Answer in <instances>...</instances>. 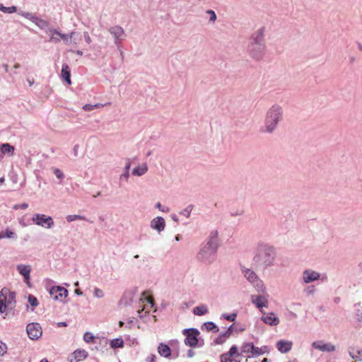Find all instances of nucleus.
I'll use <instances>...</instances> for the list:
<instances>
[{
    "mask_svg": "<svg viewBox=\"0 0 362 362\" xmlns=\"http://www.w3.org/2000/svg\"><path fill=\"white\" fill-rule=\"evenodd\" d=\"M276 252L274 247L258 243L253 251L252 264L259 269H267L275 264Z\"/></svg>",
    "mask_w": 362,
    "mask_h": 362,
    "instance_id": "obj_1",
    "label": "nucleus"
},
{
    "mask_svg": "<svg viewBox=\"0 0 362 362\" xmlns=\"http://www.w3.org/2000/svg\"><path fill=\"white\" fill-rule=\"evenodd\" d=\"M284 110L279 104L272 105L266 112L262 132L267 134L274 133L280 122L283 119Z\"/></svg>",
    "mask_w": 362,
    "mask_h": 362,
    "instance_id": "obj_2",
    "label": "nucleus"
},
{
    "mask_svg": "<svg viewBox=\"0 0 362 362\" xmlns=\"http://www.w3.org/2000/svg\"><path fill=\"white\" fill-rule=\"evenodd\" d=\"M218 246L212 243H204L196 255V259L205 265L213 264L217 256Z\"/></svg>",
    "mask_w": 362,
    "mask_h": 362,
    "instance_id": "obj_3",
    "label": "nucleus"
},
{
    "mask_svg": "<svg viewBox=\"0 0 362 362\" xmlns=\"http://www.w3.org/2000/svg\"><path fill=\"white\" fill-rule=\"evenodd\" d=\"M241 272L245 279L257 292L265 291L266 284L253 269L243 267H241Z\"/></svg>",
    "mask_w": 362,
    "mask_h": 362,
    "instance_id": "obj_4",
    "label": "nucleus"
},
{
    "mask_svg": "<svg viewBox=\"0 0 362 362\" xmlns=\"http://www.w3.org/2000/svg\"><path fill=\"white\" fill-rule=\"evenodd\" d=\"M259 294H254L251 296V303L263 313V308H267L269 306V295L267 292V286H265L264 292H257Z\"/></svg>",
    "mask_w": 362,
    "mask_h": 362,
    "instance_id": "obj_5",
    "label": "nucleus"
},
{
    "mask_svg": "<svg viewBox=\"0 0 362 362\" xmlns=\"http://www.w3.org/2000/svg\"><path fill=\"white\" fill-rule=\"evenodd\" d=\"M301 279L303 284H309L320 279L322 281H326L327 277L325 274L322 275L317 271L307 269L302 272Z\"/></svg>",
    "mask_w": 362,
    "mask_h": 362,
    "instance_id": "obj_6",
    "label": "nucleus"
},
{
    "mask_svg": "<svg viewBox=\"0 0 362 362\" xmlns=\"http://www.w3.org/2000/svg\"><path fill=\"white\" fill-rule=\"evenodd\" d=\"M32 221L35 225L45 229H51L54 226L53 218L43 214H34Z\"/></svg>",
    "mask_w": 362,
    "mask_h": 362,
    "instance_id": "obj_7",
    "label": "nucleus"
},
{
    "mask_svg": "<svg viewBox=\"0 0 362 362\" xmlns=\"http://www.w3.org/2000/svg\"><path fill=\"white\" fill-rule=\"evenodd\" d=\"M200 332L198 329L191 328L183 330V334L186 336L185 344L191 347H195L198 344V336Z\"/></svg>",
    "mask_w": 362,
    "mask_h": 362,
    "instance_id": "obj_8",
    "label": "nucleus"
},
{
    "mask_svg": "<svg viewBox=\"0 0 362 362\" xmlns=\"http://www.w3.org/2000/svg\"><path fill=\"white\" fill-rule=\"evenodd\" d=\"M15 294L8 289H2L0 293V313H4L6 311V303L10 304L13 300Z\"/></svg>",
    "mask_w": 362,
    "mask_h": 362,
    "instance_id": "obj_9",
    "label": "nucleus"
},
{
    "mask_svg": "<svg viewBox=\"0 0 362 362\" xmlns=\"http://www.w3.org/2000/svg\"><path fill=\"white\" fill-rule=\"evenodd\" d=\"M18 14L35 23L40 29H45L48 26V23L43 19H41L33 14L32 13L20 11Z\"/></svg>",
    "mask_w": 362,
    "mask_h": 362,
    "instance_id": "obj_10",
    "label": "nucleus"
},
{
    "mask_svg": "<svg viewBox=\"0 0 362 362\" xmlns=\"http://www.w3.org/2000/svg\"><path fill=\"white\" fill-rule=\"evenodd\" d=\"M266 45L249 44L247 51L250 56L257 60L261 59L265 53Z\"/></svg>",
    "mask_w": 362,
    "mask_h": 362,
    "instance_id": "obj_11",
    "label": "nucleus"
},
{
    "mask_svg": "<svg viewBox=\"0 0 362 362\" xmlns=\"http://www.w3.org/2000/svg\"><path fill=\"white\" fill-rule=\"evenodd\" d=\"M26 331L28 337L32 340L39 339L42 334V327L37 322L29 323L26 327Z\"/></svg>",
    "mask_w": 362,
    "mask_h": 362,
    "instance_id": "obj_12",
    "label": "nucleus"
},
{
    "mask_svg": "<svg viewBox=\"0 0 362 362\" xmlns=\"http://www.w3.org/2000/svg\"><path fill=\"white\" fill-rule=\"evenodd\" d=\"M313 349L322 352H333L336 350L335 346L331 343H325L322 340L315 341L311 344Z\"/></svg>",
    "mask_w": 362,
    "mask_h": 362,
    "instance_id": "obj_13",
    "label": "nucleus"
},
{
    "mask_svg": "<svg viewBox=\"0 0 362 362\" xmlns=\"http://www.w3.org/2000/svg\"><path fill=\"white\" fill-rule=\"evenodd\" d=\"M109 33L113 37L116 45H118L126 37L124 29L118 25L110 28Z\"/></svg>",
    "mask_w": 362,
    "mask_h": 362,
    "instance_id": "obj_14",
    "label": "nucleus"
},
{
    "mask_svg": "<svg viewBox=\"0 0 362 362\" xmlns=\"http://www.w3.org/2000/svg\"><path fill=\"white\" fill-rule=\"evenodd\" d=\"M49 293L56 300H62L68 295V291L60 286H55L50 288Z\"/></svg>",
    "mask_w": 362,
    "mask_h": 362,
    "instance_id": "obj_15",
    "label": "nucleus"
},
{
    "mask_svg": "<svg viewBox=\"0 0 362 362\" xmlns=\"http://www.w3.org/2000/svg\"><path fill=\"white\" fill-rule=\"evenodd\" d=\"M249 44L266 45L262 28L258 29L252 35Z\"/></svg>",
    "mask_w": 362,
    "mask_h": 362,
    "instance_id": "obj_16",
    "label": "nucleus"
},
{
    "mask_svg": "<svg viewBox=\"0 0 362 362\" xmlns=\"http://www.w3.org/2000/svg\"><path fill=\"white\" fill-rule=\"evenodd\" d=\"M262 316L261 317V320L262 322H264L265 324L270 325V326H276L279 324V319L278 317L275 315V314L272 312L265 313L263 312Z\"/></svg>",
    "mask_w": 362,
    "mask_h": 362,
    "instance_id": "obj_17",
    "label": "nucleus"
},
{
    "mask_svg": "<svg viewBox=\"0 0 362 362\" xmlns=\"http://www.w3.org/2000/svg\"><path fill=\"white\" fill-rule=\"evenodd\" d=\"M16 269L19 274L24 277V281L27 284V285H28V286H30V274L31 272V267L28 264H18L17 265Z\"/></svg>",
    "mask_w": 362,
    "mask_h": 362,
    "instance_id": "obj_18",
    "label": "nucleus"
},
{
    "mask_svg": "<svg viewBox=\"0 0 362 362\" xmlns=\"http://www.w3.org/2000/svg\"><path fill=\"white\" fill-rule=\"evenodd\" d=\"M150 227L158 233H160L165 229V221L163 217L157 216L151 221Z\"/></svg>",
    "mask_w": 362,
    "mask_h": 362,
    "instance_id": "obj_19",
    "label": "nucleus"
},
{
    "mask_svg": "<svg viewBox=\"0 0 362 362\" xmlns=\"http://www.w3.org/2000/svg\"><path fill=\"white\" fill-rule=\"evenodd\" d=\"M49 32L59 36L66 45L71 44V39H74L76 36L79 35V33L76 31H72L69 35L61 33L59 31L54 29H51Z\"/></svg>",
    "mask_w": 362,
    "mask_h": 362,
    "instance_id": "obj_20",
    "label": "nucleus"
},
{
    "mask_svg": "<svg viewBox=\"0 0 362 362\" xmlns=\"http://www.w3.org/2000/svg\"><path fill=\"white\" fill-rule=\"evenodd\" d=\"M276 346L281 354H286L291 350L293 342L289 340L281 339L276 342Z\"/></svg>",
    "mask_w": 362,
    "mask_h": 362,
    "instance_id": "obj_21",
    "label": "nucleus"
},
{
    "mask_svg": "<svg viewBox=\"0 0 362 362\" xmlns=\"http://www.w3.org/2000/svg\"><path fill=\"white\" fill-rule=\"evenodd\" d=\"M72 356L75 362H79L86 359L88 356V353L85 349H78L74 351Z\"/></svg>",
    "mask_w": 362,
    "mask_h": 362,
    "instance_id": "obj_22",
    "label": "nucleus"
},
{
    "mask_svg": "<svg viewBox=\"0 0 362 362\" xmlns=\"http://www.w3.org/2000/svg\"><path fill=\"white\" fill-rule=\"evenodd\" d=\"M158 354L165 358H169L171 356V349L167 344L163 343L159 344L158 346Z\"/></svg>",
    "mask_w": 362,
    "mask_h": 362,
    "instance_id": "obj_23",
    "label": "nucleus"
},
{
    "mask_svg": "<svg viewBox=\"0 0 362 362\" xmlns=\"http://www.w3.org/2000/svg\"><path fill=\"white\" fill-rule=\"evenodd\" d=\"M148 171L147 164L144 163L134 168L132 170V174L135 176L141 177L145 175Z\"/></svg>",
    "mask_w": 362,
    "mask_h": 362,
    "instance_id": "obj_24",
    "label": "nucleus"
},
{
    "mask_svg": "<svg viewBox=\"0 0 362 362\" xmlns=\"http://www.w3.org/2000/svg\"><path fill=\"white\" fill-rule=\"evenodd\" d=\"M14 151V146H11L10 144L5 143L0 145V151L3 155L11 156L13 155Z\"/></svg>",
    "mask_w": 362,
    "mask_h": 362,
    "instance_id": "obj_25",
    "label": "nucleus"
},
{
    "mask_svg": "<svg viewBox=\"0 0 362 362\" xmlns=\"http://www.w3.org/2000/svg\"><path fill=\"white\" fill-rule=\"evenodd\" d=\"M61 76L68 84L71 83L70 69L66 64H62Z\"/></svg>",
    "mask_w": 362,
    "mask_h": 362,
    "instance_id": "obj_26",
    "label": "nucleus"
},
{
    "mask_svg": "<svg viewBox=\"0 0 362 362\" xmlns=\"http://www.w3.org/2000/svg\"><path fill=\"white\" fill-rule=\"evenodd\" d=\"M209 313L208 306L205 304H202L200 305L196 306L193 309V313L195 315L202 316L207 314Z\"/></svg>",
    "mask_w": 362,
    "mask_h": 362,
    "instance_id": "obj_27",
    "label": "nucleus"
},
{
    "mask_svg": "<svg viewBox=\"0 0 362 362\" xmlns=\"http://www.w3.org/2000/svg\"><path fill=\"white\" fill-rule=\"evenodd\" d=\"M350 356L356 361H362V349H351L349 351Z\"/></svg>",
    "mask_w": 362,
    "mask_h": 362,
    "instance_id": "obj_28",
    "label": "nucleus"
},
{
    "mask_svg": "<svg viewBox=\"0 0 362 362\" xmlns=\"http://www.w3.org/2000/svg\"><path fill=\"white\" fill-rule=\"evenodd\" d=\"M217 237H218V231L212 230L210 233L208 238L206 239V240L204 243H210L211 242V243H214L216 246L218 247Z\"/></svg>",
    "mask_w": 362,
    "mask_h": 362,
    "instance_id": "obj_29",
    "label": "nucleus"
},
{
    "mask_svg": "<svg viewBox=\"0 0 362 362\" xmlns=\"http://www.w3.org/2000/svg\"><path fill=\"white\" fill-rule=\"evenodd\" d=\"M110 345L112 349L122 348L124 346V341L122 338L113 339L110 341Z\"/></svg>",
    "mask_w": 362,
    "mask_h": 362,
    "instance_id": "obj_30",
    "label": "nucleus"
},
{
    "mask_svg": "<svg viewBox=\"0 0 362 362\" xmlns=\"http://www.w3.org/2000/svg\"><path fill=\"white\" fill-rule=\"evenodd\" d=\"M202 329H206L208 332H209V331H213L214 332H218V328L212 322H205L203 325Z\"/></svg>",
    "mask_w": 362,
    "mask_h": 362,
    "instance_id": "obj_31",
    "label": "nucleus"
},
{
    "mask_svg": "<svg viewBox=\"0 0 362 362\" xmlns=\"http://www.w3.org/2000/svg\"><path fill=\"white\" fill-rule=\"evenodd\" d=\"M0 11L5 13H13L17 11V8L15 6L6 7L0 3Z\"/></svg>",
    "mask_w": 362,
    "mask_h": 362,
    "instance_id": "obj_32",
    "label": "nucleus"
},
{
    "mask_svg": "<svg viewBox=\"0 0 362 362\" xmlns=\"http://www.w3.org/2000/svg\"><path fill=\"white\" fill-rule=\"evenodd\" d=\"M66 219L68 222H73L76 220H83L86 221V218L83 216L78 215V214H73V215H68L66 216Z\"/></svg>",
    "mask_w": 362,
    "mask_h": 362,
    "instance_id": "obj_33",
    "label": "nucleus"
},
{
    "mask_svg": "<svg viewBox=\"0 0 362 362\" xmlns=\"http://www.w3.org/2000/svg\"><path fill=\"white\" fill-rule=\"evenodd\" d=\"M267 349L266 346H264L262 348H259V347H255L253 345V349H252V352L251 356H259V355L263 354L265 351L264 349Z\"/></svg>",
    "mask_w": 362,
    "mask_h": 362,
    "instance_id": "obj_34",
    "label": "nucleus"
},
{
    "mask_svg": "<svg viewBox=\"0 0 362 362\" xmlns=\"http://www.w3.org/2000/svg\"><path fill=\"white\" fill-rule=\"evenodd\" d=\"M253 344L252 343H245L242 346V352L243 353H251L252 352L253 349Z\"/></svg>",
    "mask_w": 362,
    "mask_h": 362,
    "instance_id": "obj_35",
    "label": "nucleus"
},
{
    "mask_svg": "<svg viewBox=\"0 0 362 362\" xmlns=\"http://www.w3.org/2000/svg\"><path fill=\"white\" fill-rule=\"evenodd\" d=\"M192 209H193V206L192 205H189L188 206H187L186 208H185L184 209H182L180 214L184 216H185L186 218H189L191 215V213H192Z\"/></svg>",
    "mask_w": 362,
    "mask_h": 362,
    "instance_id": "obj_36",
    "label": "nucleus"
},
{
    "mask_svg": "<svg viewBox=\"0 0 362 362\" xmlns=\"http://www.w3.org/2000/svg\"><path fill=\"white\" fill-rule=\"evenodd\" d=\"M14 235L15 233L7 229L6 230V231H2L0 233V239H3L5 238H13Z\"/></svg>",
    "mask_w": 362,
    "mask_h": 362,
    "instance_id": "obj_37",
    "label": "nucleus"
},
{
    "mask_svg": "<svg viewBox=\"0 0 362 362\" xmlns=\"http://www.w3.org/2000/svg\"><path fill=\"white\" fill-rule=\"evenodd\" d=\"M93 296L97 298H103L105 296L103 291L99 288H95L93 290Z\"/></svg>",
    "mask_w": 362,
    "mask_h": 362,
    "instance_id": "obj_38",
    "label": "nucleus"
},
{
    "mask_svg": "<svg viewBox=\"0 0 362 362\" xmlns=\"http://www.w3.org/2000/svg\"><path fill=\"white\" fill-rule=\"evenodd\" d=\"M28 300L32 307H36L38 305L37 299L33 295L28 296Z\"/></svg>",
    "mask_w": 362,
    "mask_h": 362,
    "instance_id": "obj_39",
    "label": "nucleus"
},
{
    "mask_svg": "<svg viewBox=\"0 0 362 362\" xmlns=\"http://www.w3.org/2000/svg\"><path fill=\"white\" fill-rule=\"evenodd\" d=\"M94 339H95L94 336L90 332H87L83 335V340L86 343H90V342L93 341Z\"/></svg>",
    "mask_w": 362,
    "mask_h": 362,
    "instance_id": "obj_40",
    "label": "nucleus"
},
{
    "mask_svg": "<svg viewBox=\"0 0 362 362\" xmlns=\"http://www.w3.org/2000/svg\"><path fill=\"white\" fill-rule=\"evenodd\" d=\"M53 173L59 180H63L64 178L63 172L59 168H54Z\"/></svg>",
    "mask_w": 362,
    "mask_h": 362,
    "instance_id": "obj_41",
    "label": "nucleus"
},
{
    "mask_svg": "<svg viewBox=\"0 0 362 362\" xmlns=\"http://www.w3.org/2000/svg\"><path fill=\"white\" fill-rule=\"evenodd\" d=\"M223 317L228 321H230V322H233L235 321L236 317H237V315L235 313H233V314H230V315H228V314H223L222 315Z\"/></svg>",
    "mask_w": 362,
    "mask_h": 362,
    "instance_id": "obj_42",
    "label": "nucleus"
},
{
    "mask_svg": "<svg viewBox=\"0 0 362 362\" xmlns=\"http://www.w3.org/2000/svg\"><path fill=\"white\" fill-rule=\"evenodd\" d=\"M129 177V173L127 170H124V172L120 175L119 180L121 182H127Z\"/></svg>",
    "mask_w": 362,
    "mask_h": 362,
    "instance_id": "obj_43",
    "label": "nucleus"
},
{
    "mask_svg": "<svg viewBox=\"0 0 362 362\" xmlns=\"http://www.w3.org/2000/svg\"><path fill=\"white\" fill-rule=\"evenodd\" d=\"M206 13L210 16V21L214 23L216 21V13L213 10H207Z\"/></svg>",
    "mask_w": 362,
    "mask_h": 362,
    "instance_id": "obj_44",
    "label": "nucleus"
},
{
    "mask_svg": "<svg viewBox=\"0 0 362 362\" xmlns=\"http://www.w3.org/2000/svg\"><path fill=\"white\" fill-rule=\"evenodd\" d=\"M7 346L3 341H0V356H3L6 353Z\"/></svg>",
    "mask_w": 362,
    "mask_h": 362,
    "instance_id": "obj_45",
    "label": "nucleus"
},
{
    "mask_svg": "<svg viewBox=\"0 0 362 362\" xmlns=\"http://www.w3.org/2000/svg\"><path fill=\"white\" fill-rule=\"evenodd\" d=\"M28 204L23 203L22 204H15L13 208L16 210H17L18 209H25L28 208Z\"/></svg>",
    "mask_w": 362,
    "mask_h": 362,
    "instance_id": "obj_46",
    "label": "nucleus"
},
{
    "mask_svg": "<svg viewBox=\"0 0 362 362\" xmlns=\"http://www.w3.org/2000/svg\"><path fill=\"white\" fill-rule=\"evenodd\" d=\"M238 352V348L235 346H233L229 351H228V356H233Z\"/></svg>",
    "mask_w": 362,
    "mask_h": 362,
    "instance_id": "obj_47",
    "label": "nucleus"
},
{
    "mask_svg": "<svg viewBox=\"0 0 362 362\" xmlns=\"http://www.w3.org/2000/svg\"><path fill=\"white\" fill-rule=\"evenodd\" d=\"M83 35V38H84L85 41L86 42V43L90 44L92 42V40L89 35V33L88 32H84Z\"/></svg>",
    "mask_w": 362,
    "mask_h": 362,
    "instance_id": "obj_48",
    "label": "nucleus"
},
{
    "mask_svg": "<svg viewBox=\"0 0 362 362\" xmlns=\"http://www.w3.org/2000/svg\"><path fill=\"white\" fill-rule=\"evenodd\" d=\"M221 362H232L228 354H223L221 357Z\"/></svg>",
    "mask_w": 362,
    "mask_h": 362,
    "instance_id": "obj_49",
    "label": "nucleus"
},
{
    "mask_svg": "<svg viewBox=\"0 0 362 362\" xmlns=\"http://www.w3.org/2000/svg\"><path fill=\"white\" fill-rule=\"evenodd\" d=\"M18 222L22 227H26L29 225V223L25 221V217L20 218Z\"/></svg>",
    "mask_w": 362,
    "mask_h": 362,
    "instance_id": "obj_50",
    "label": "nucleus"
},
{
    "mask_svg": "<svg viewBox=\"0 0 362 362\" xmlns=\"http://www.w3.org/2000/svg\"><path fill=\"white\" fill-rule=\"evenodd\" d=\"M83 109L85 111H92L94 110L93 105L91 104H86L83 106Z\"/></svg>",
    "mask_w": 362,
    "mask_h": 362,
    "instance_id": "obj_51",
    "label": "nucleus"
},
{
    "mask_svg": "<svg viewBox=\"0 0 362 362\" xmlns=\"http://www.w3.org/2000/svg\"><path fill=\"white\" fill-rule=\"evenodd\" d=\"M145 300H146V303H148V305L152 308L153 305V300L151 297H146L145 298Z\"/></svg>",
    "mask_w": 362,
    "mask_h": 362,
    "instance_id": "obj_52",
    "label": "nucleus"
},
{
    "mask_svg": "<svg viewBox=\"0 0 362 362\" xmlns=\"http://www.w3.org/2000/svg\"><path fill=\"white\" fill-rule=\"evenodd\" d=\"M156 355L155 354H151L149 356L147 357L146 358V361L147 362H154L155 361V359H156Z\"/></svg>",
    "mask_w": 362,
    "mask_h": 362,
    "instance_id": "obj_53",
    "label": "nucleus"
},
{
    "mask_svg": "<svg viewBox=\"0 0 362 362\" xmlns=\"http://www.w3.org/2000/svg\"><path fill=\"white\" fill-rule=\"evenodd\" d=\"M224 341H225V339H223L222 337V336H221V335L216 339V343L218 344H221Z\"/></svg>",
    "mask_w": 362,
    "mask_h": 362,
    "instance_id": "obj_54",
    "label": "nucleus"
},
{
    "mask_svg": "<svg viewBox=\"0 0 362 362\" xmlns=\"http://www.w3.org/2000/svg\"><path fill=\"white\" fill-rule=\"evenodd\" d=\"M52 35H51V37H50V40L55 42H59L60 41V39L58 38V37H54V33H51Z\"/></svg>",
    "mask_w": 362,
    "mask_h": 362,
    "instance_id": "obj_55",
    "label": "nucleus"
},
{
    "mask_svg": "<svg viewBox=\"0 0 362 362\" xmlns=\"http://www.w3.org/2000/svg\"><path fill=\"white\" fill-rule=\"evenodd\" d=\"M93 105L94 109L103 107L105 106V105L102 104V103H96V104H94Z\"/></svg>",
    "mask_w": 362,
    "mask_h": 362,
    "instance_id": "obj_56",
    "label": "nucleus"
},
{
    "mask_svg": "<svg viewBox=\"0 0 362 362\" xmlns=\"http://www.w3.org/2000/svg\"><path fill=\"white\" fill-rule=\"evenodd\" d=\"M230 335V334L228 332V331H226L221 336H222L223 339H226V337H228Z\"/></svg>",
    "mask_w": 362,
    "mask_h": 362,
    "instance_id": "obj_57",
    "label": "nucleus"
},
{
    "mask_svg": "<svg viewBox=\"0 0 362 362\" xmlns=\"http://www.w3.org/2000/svg\"><path fill=\"white\" fill-rule=\"evenodd\" d=\"M194 352L192 349H189L187 352V356L189 358H192L194 356Z\"/></svg>",
    "mask_w": 362,
    "mask_h": 362,
    "instance_id": "obj_58",
    "label": "nucleus"
},
{
    "mask_svg": "<svg viewBox=\"0 0 362 362\" xmlns=\"http://www.w3.org/2000/svg\"><path fill=\"white\" fill-rule=\"evenodd\" d=\"M71 52H74L76 53L77 55L78 56H82L83 54V52L81 50H76V51H74V50H70Z\"/></svg>",
    "mask_w": 362,
    "mask_h": 362,
    "instance_id": "obj_59",
    "label": "nucleus"
},
{
    "mask_svg": "<svg viewBox=\"0 0 362 362\" xmlns=\"http://www.w3.org/2000/svg\"><path fill=\"white\" fill-rule=\"evenodd\" d=\"M78 37H79V35L78 36H76L74 39H71V44L77 45V44H78L77 41H78Z\"/></svg>",
    "mask_w": 362,
    "mask_h": 362,
    "instance_id": "obj_60",
    "label": "nucleus"
},
{
    "mask_svg": "<svg viewBox=\"0 0 362 362\" xmlns=\"http://www.w3.org/2000/svg\"><path fill=\"white\" fill-rule=\"evenodd\" d=\"M171 218H172V219H173L175 222L178 223L179 220H178V218H177V215H175V214H172V215H171Z\"/></svg>",
    "mask_w": 362,
    "mask_h": 362,
    "instance_id": "obj_61",
    "label": "nucleus"
},
{
    "mask_svg": "<svg viewBox=\"0 0 362 362\" xmlns=\"http://www.w3.org/2000/svg\"><path fill=\"white\" fill-rule=\"evenodd\" d=\"M156 208L158 209L160 211L161 209L163 208L160 202H158L155 205Z\"/></svg>",
    "mask_w": 362,
    "mask_h": 362,
    "instance_id": "obj_62",
    "label": "nucleus"
},
{
    "mask_svg": "<svg viewBox=\"0 0 362 362\" xmlns=\"http://www.w3.org/2000/svg\"><path fill=\"white\" fill-rule=\"evenodd\" d=\"M27 82L28 83L29 86H31L34 83V79L27 78Z\"/></svg>",
    "mask_w": 362,
    "mask_h": 362,
    "instance_id": "obj_63",
    "label": "nucleus"
},
{
    "mask_svg": "<svg viewBox=\"0 0 362 362\" xmlns=\"http://www.w3.org/2000/svg\"><path fill=\"white\" fill-rule=\"evenodd\" d=\"M356 45H357V47H358V49L361 52H362V44H361V42H356Z\"/></svg>",
    "mask_w": 362,
    "mask_h": 362,
    "instance_id": "obj_64",
    "label": "nucleus"
}]
</instances>
